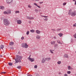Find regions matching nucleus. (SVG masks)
<instances>
[{"label":"nucleus","mask_w":76,"mask_h":76,"mask_svg":"<svg viewBox=\"0 0 76 76\" xmlns=\"http://www.w3.org/2000/svg\"><path fill=\"white\" fill-rule=\"evenodd\" d=\"M21 59H22V56L17 55L16 56V58L15 59V64H16V63H18V62L22 63Z\"/></svg>","instance_id":"1"},{"label":"nucleus","mask_w":76,"mask_h":76,"mask_svg":"<svg viewBox=\"0 0 76 76\" xmlns=\"http://www.w3.org/2000/svg\"><path fill=\"white\" fill-rule=\"evenodd\" d=\"M68 14L69 15H71L72 16H75L76 15V11L72 12V10H69Z\"/></svg>","instance_id":"2"},{"label":"nucleus","mask_w":76,"mask_h":76,"mask_svg":"<svg viewBox=\"0 0 76 76\" xmlns=\"http://www.w3.org/2000/svg\"><path fill=\"white\" fill-rule=\"evenodd\" d=\"M3 23L5 26H8L10 24V22L7 19H4L3 20Z\"/></svg>","instance_id":"3"},{"label":"nucleus","mask_w":76,"mask_h":76,"mask_svg":"<svg viewBox=\"0 0 76 76\" xmlns=\"http://www.w3.org/2000/svg\"><path fill=\"white\" fill-rule=\"evenodd\" d=\"M21 46L22 47L25 48H28V45L26 43H22L21 44Z\"/></svg>","instance_id":"4"},{"label":"nucleus","mask_w":76,"mask_h":76,"mask_svg":"<svg viewBox=\"0 0 76 76\" xmlns=\"http://www.w3.org/2000/svg\"><path fill=\"white\" fill-rule=\"evenodd\" d=\"M46 61V59L45 58H43L42 59V63H45V61Z\"/></svg>","instance_id":"5"},{"label":"nucleus","mask_w":76,"mask_h":76,"mask_svg":"<svg viewBox=\"0 0 76 76\" xmlns=\"http://www.w3.org/2000/svg\"><path fill=\"white\" fill-rule=\"evenodd\" d=\"M28 60L29 61H30L31 62H33V61H35V59L34 58H29Z\"/></svg>","instance_id":"6"},{"label":"nucleus","mask_w":76,"mask_h":76,"mask_svg":"<svg viewBox=\"0 0 76 76\" xmlns=\"http://www.w3.org/2000/svg\"><path fill=\"white\" fill-rule=\"evenodd\" d=\"M17 22L18 24H21L22 21L21 20H17Z\"/></svg>","instance_id":"7"},{"label":"nucleus","mask_w":76,"mask_h":76,"mask_svg":"<svg viewBox=\"0 0 76 76\" xmlns=\"http://www.w3.org/2000/svg\"><path fill=\"white\" fill-rule=\"evenodd\" d=\"M26 18L27 19H29L30 20H31V19H34V18L33 17H30L29 16H27L26 17Z\"/></svg>","instance_id":"8"},{"label":"nucleus","mask_w":76,"mask_h":76,"mask_svg":"<svg viewBox=\"0 0 76 76\" xmlns=\"http://www.w3.org/2000/svg\"><path fill=\"white\" fill-rule=\"evenodd\" d=\"M12 0H7L6 2L8 4H10V3H12Z\"/></svg>","instance_id":"9"},{"label":"nucleus","mask_w":76,"mask_h":76,"mask_svg":"<svg viewBox=\"0 0 76 76\" xmlns=\"http://www.w3.org/2000/svg\"><path fill=\"white\" fill-rule=\"evenodd\" d=\"M14 44V42H10L9 43V45L11 46L13 45Z\"/></svg>","instance_id":"10"},{"label":"nucleus","mask_w":76,"mask_h":76,"mask_svg":"<svg viewBox=\"0 0 76 76\" xmlns=\"http://www.w3.org/2000/svg\"><path fill=\"white\" fill-rule=\"evenodd\" d=\"M36 32L37 34H40V32H41V31L38 30H36Z\"/></svg>","instance_id":"11"},{"label":"nucleus","mask_w":76,"mask_h":76,"mask_svg":"<svg viewBox=\"0 0 76 76\" xmlns=\"http://www.w3.org/2000/svg\"><path fill=\"white\" fill-rule=\"evenodd\" d=\"M64 58H68L69 56H68V55H67V54H65V55H64Z\"/></svg>","instance_id":"12"},{"label":"nucleus","mask_w":76,"mask_h":76,"mask_svg":"<svg viewBox=\"0 0 76 76\" xmlns=\"http://www.w3.org/2000/svg\"><path fill=\"white\" fill-rule=\"evenodd\" d=\"M4 46L3 45H1L0 46V48H1V49H3V48H4Z\"/></svg>","instance_id":"13"},{"label":"nucleus","mask_w":76,"mask_h":76,"mask_svg":"<svg viewBox=\"0 0 76 76\" xmlns=\"http://www.w3.org/2000/svg\"><path fill=\"white\" fill-rule=\"evenodd\" d=\"M45 58L46 59V60H47L48 61H49L51 60V58Z\"/></svg>","instance_id":"14"},{"label":"nucleus","mask_w":76,"mask_h":76,"mask_svg":"<svg viewBox=\"0 0 76 76\" xmlns=\"http://www.w3.org/2000/svg\"><path fill=\"white\" fill-rule=\"evenodd\" d=\"M0 9H2V10H3L4 9V7L3 6H0Z\"/></svg>","instance_id":"15"},{"label":"nucleus","mask_w":76,"mask_h":76,"mask_svg":"<svg viewBox=\"0 0 76 76\" xmlns=\"http://www.w3.org/2000/svg\"><path fill=\"white\" fill-rule=\"evenodd\" d=\"M55 42H55V41H53V42H51V44L52 45H54V44H55Z\"/></svg>","instance_id":"16"},{"label":"nucleus","mask_w":76,"mask_h":76,"mask_svg":"<svg viewBox=\"0 0 76 76\" xmlns=\"http://www.w3.org/2000/svg\"><path fill=\"white\" fill-rule=\"evenodd\" d=\"M57 42H58V44H62V43L61 42H60V40H58L57 41Z\"/></svg>","instance_id":"17"},{"label":"nucleus","mask_w":76,"mask_h":76,"mask_svg":"<svg viewBox=\"0 0 76 76\" xmlns=\"http://www.w3.org/2000/svg\"><path fill=\"white\" fill-rule=\"evenodd\" d=\"M36 38H37V39H40V38H41V37H40V36L37 35L36 37Z\"/></svg>","instance_id":"18"},{"label":"nucleus","mask_w":76,"mask_h":76,"mask_svg":"<svg viewBox=\"0 0 76 76\" xmlns=\"http://www.w3.org/2000/svg\"><path fill=\"white\" fill-rule=\"evenodd\" d=\"M8 64L9 66H12L13 65V63L10 62L8 63Z\"/></svg>","instance_id":"19"},{"label":"nucleus","mask_w":76,"mask_h":76,"mask_svg":"<svg viewBox=\"0 0 76 76\" xmlns=\"http://www.w3.org/2000/svg\"><path fill=\"white\" fill-rule=\"evenodd\" d=\"M30 31L31 32H32V33H34V32H35V30H30Z\"/></svg>","instance_id":"20"},{"label":"nucleus","mask_w":76,"mask_h":76,"mask_svg":"<svg viewBox=\"0 0 76 76\" xmlns=\"http://www.w3.org/2000/svg\"><path fill=\"white\" fill-rule=\"evenodd\" d=\"M58 35L60 37H62V36H63V34L61 33H59Z\"/></svg>","instance_id":"21"},{"label":"nucleus","mask_w":76,"mask_h":76,"mask_svg":"<svg viewBox=\"0 0 76 76\" xmlns=\"http://www.w3.org/2000/svg\"><path fill=\"white\" fill-rule=\"evenodd\" d=\"M61 61H59L57 62V63L58 64H61Z\"/></svg>","instance_id":"22"},{"label":"nucleus","mask_w":76,"mask_h":76,"mask_svg":"<svg viewBox=\"0 0 76 76\" xmlns=\"http://www.w3.org/2000/svg\"><path fill=\"white\" fill-rule=\"evenodd\" d=\"M4 14H5V15H6V14H8V12H7L6 11H4Z\"/></svg>","instance_id":"23"},{"label":"nucleus","mask_w":76,"mask_h":76,"mask_svg":"<svg viewBox=\"0 0 76 76\" xmlns=\"http://www.w3.org/2000/svg\"><path fill=\"white\" fill-rule=\"evenodd\" d=\"M71 66H68V70H70V69H71Z\"/></svg>","instance_id":"24"},{"label":"nucleus","mask_w":76,"mask_h":76,"mask_svg":"<svg viewBox=\"0 0 76 76\" xmlns=\"http://www.w3.org/2000/svg\"><path fill=\"white\" fill-rule=\"evenodd\" d=\"M15 13H19V11H16L15 12Z\"/></svg>","instance_id":"25"},{"label":"nucleus","mask_w":76,"mask_h":76,"mask_svg":"<svg viewBox=\"0 0 76 76\" xmlns=\"http://www.w3.org/2000/svg\"><path fill=\"white\" fill-rule=\"evenodd\" d=\"M17 68H18V69H21V66H18L17 67Z\"/></svg>","instance_id":"26"},{"label":"nucleus","mask_w":76,"mask_h":76,"mask_svg":"<svg viewBox=\"0 0 76 76\" xmlns=\"http://www.w3.org/2000/svg\"><path fill=\"white\" fill-rule=\"evenodd\" d=\"M67 74H70L71 73V72L70 71H68L67 72Z\"/></svg>","instance_id":"27"},{"label":"nucleus","mask_w":76,"mask_h":76,"mask_svg":"<svg viewBox=\"0 0 76 76\" xmlns=\"http://www.w3.org/2000/svg\"><path fill=\"white\" fill-rule=\"evenodd\" d=\"M8 13H10H10H11V11H10V10H8Z\"/></svg>","instance_id":"28"},{"label":"nucleus","mask_w":76,"mask_h":76,"mask_svg":"<svg viewBox=\"0 0 76 76\" xmlns=\"http://www.w3.org/2000/svg\"><path fill=\"white\" fill-rule=\"evenodd\" d=\"M29 34V31H28L26 32V35H28Z\"/></svg>","instance_id":"29"},{"label":"nucleus","mask_w":76,"mask_h":76,"mask_svg":"<svg viewBox=\"0 0 76 76\" xmlns=\"http://www.w3.org/2000/svg\"><path fill=\"white\" fill-rule=\"evenodd\" d=\"M44 20L45 21H47L48 20V18H46L44 19Z\"/></svg>","instance_id":"30"},{"label":"nucleus","mask_w":76,"mask_h":76,"mask_svg":"<svg viewBox=\"0 0 76 76\" xmlns=\"http://www.w3.org/2000/svg\"><path fill=\"white\" fill-rule=\"evenodd\" d=\"M37 67H38V66L37 65H35L34 66V68H35V69H37Z\"/></svg>","instance_id":"31"},{"label":"nucleus","mask_w":76,"mask_h":76,"mask_svg":"<svg viewBox=\"0 0 76 76\" xmlns=\"http://www.w3.org/2000/svg\"><path fill=\"white\" fill-rule=\"evenodd\" d=\"M3 73H4V74H5V73H6V72H1V74H3Z\"/></svg>","instance_id":"32"},{"label":"nucleus","mask_w":76,"mask_h":76,"mask_svg":"<svg viewBox=\"0 0 76 76\" xmlns=\"http://www.w3.org/2000/svg\"><path fill=\"white\" fill-rule=\"evenodd\" d=\"M34 11L36 12V13H38L37 12H38V10H37V9H35Z\"/></svg>","instance_id":"33"},{"label":"nucleus","mask_w":76,"mask_h":76,"mask_svg":"<svg viewBox=\"0 0 76 76\" xmlns=\"http://www.w3.org/2000/svg\"><path fill=\"white\" fill-rule=\"evenodd\" d=\"M73 26L74 27L76 26V23L73 25Z\"/></svg>","instance_id":"34"},{"label":"nucleus","mask_w":76,"mask_h":76,"mask_svg":"<svg viewBox=\"0 0 76 76\" xmlns=\"http://www.w3.org/2000/svg\"><path fill=\"white\" fill-rule=\"evenodd\" d=\"M73 36L75 37V38H76V34H74Z\"/></svg>","instance_id":"35"},{"label":"nucleus","mask_w":76,"mask_h":76,"mask_svg":"<svg viewBox=\"0 0 76 76\" xmlns=\"http://www.w3.org/2000/svg\"><path fill=\"white\" fill-rule=\"evenodd\" d=\"M43 17H44V18H48V16H43Z\"/></svg>","instance_id":"36"},{"label":"nucleus","mask_w":76,"mask_h":76,"mask_svg":"<svg viewBox=\"0 0 76 76\" xmlns=\"http://www.w3.org/2000/svg\"><path fill=\"white\" fill-rule=\"evenodd\" d=\"M43 2H39V4H41L42 3H43Z\"/></svg>","instance_id":"37"},{"label":"nucleus","mask_w":76,"mask_h":76,"mask_svg":"<svg viewBox=\"0 0 76 76\" xmlns=\"http://www.w3.org/2000/svg\"><path fill=\"white\" fill-rule=\"evenodd\" d=\"M50 52H51V53H52V54H53L54 53V52H53L52 51H51V50H50Z\"/></svg>","instance_id":"38"},{"label":"nucleus","mask_w":76,"mask_h":76,"mask_svg":"<svg viewBox=\"0 0 76 76\" xmlns=\"http://www.w3.org/2000/svg\"><path fill=\"white\" fill-rule=\"evenodd\" d=\"M66 4V3H64L63 4V6H65Z\"/></svg>","instance_id":"39"},{"label":"nucleus","mask_w":76,"mask_h":76,"mask_svg":"<svg viewBox=\"0 0 76 76\" xmlns=\"http://www.w3.org/2000/svg\"><path fill=\"white\" fill-rule=\"evenodd\" d=\"M21 39H22V40L24 39V37H22L21 38Z\"/></svg>","instance_id":"40"},{"label":"nucleus","mask_w":76,"mask_h":76,"mask_svg":"<svg viewBox=\"0 0 76 76\" xmlns=\"http://www.w3.org/2000/svg\"><path fill=\"white\" fill-rule=\"evenodd\" d=\"M61 28L60 29H57V31H60V30H61Z\"/></svg>","instance_id":"41"},{"label":"nucleus","mask_w":76,"mask_h":76,"mask_svg":"<svg viewBox=\"0 0 76 76\" xmlns=\"http://www.w3.org/2000/svg\"><path fill=\"white\" fill-rule=\"evenodd\" d=\"M35 75H36V76H39V75H38V73H36Z\"/></svg>","instance_id":"42"},{"label":"nucleus","mask_w":76,"mask_h":76,"mask_svg":"<svg viewBox=\"0 0 76 76\" xmlns=\"http://www.w3.org/2000/svg\"><path fill=\"white\" fill-rule=\"evenodd\" d=\"M34 5H35V6H37V4H36V3H34Z\"/></svg>","instance_id":"43"},{"label":"nucleus","mask_w":76,"mask_h":76,"mask_svg":"<svg viewBox=\"0 0 76 76\" xmlns=\"http://www.w3.org/2000/svg\"><path fill=\"white\" fill-rule=\"evenodd\" d=\"M27 75H28V73L27 74ZM28 76H32V75H27Z\"/></svg>","instance_id":"44"},{"label":"nucleus","mask_w":76,"mask_h":76,"mask_svg":"<svg viewBox=\"0 0 76 76\" xmlns=\"http://www.w3.org/2000/svg\"><path fill=\"white\" fill-rule=\"evenodd\" d=\"M64 76H68V75H67V74H64Z\"/></svg>","instance_id":"45"},{"label":"nucleus","mask_w":76,"mask_h":76,"mask_svg":"<svg viewBox=\"0 0 76 76\" xmlns=\"http://www.w3.org/2000/svg\"><path fill=\"white\" fill-rule=\"evenodd\" d=\"M28 7H29V8H31V6H30V5H28Z\"/></svg>","instance_id":"46"},{"label":"nucleus","mask_w":76,"mask_h":76,"mask_svg":"<svg viewBox=\"0 0 76 76\" xmlns=\"http://www.w3.org/2000/svg\"><path fill=\"white\" fill-rule=\"evenodd\" d=\"M37 7H38L39 8H41V7H40V6H38V5H37Z\"/></svg>","instance_id":"47"},{"label":"nucleus","mask_w":76,"mask_h":76,"mask_svg":"<svg viewBox=\"0 0 76 76\" xmlns=\"http://www.w3.org/2000/svg\"><path fill=\"white\" fill-rule=\"evenodd\" d=\"M18 54H20V51H18Z\"/></svg>","instance_id":"48"},{"label":"nucleus","mask_w":76,"mask_h":76,"mask_svg":"<svg viewBox=\"0 0 76 76\" xmlns=\"http://www.w3.org/2000/svg\"><path fill=\"white\" fill-rule=\"evenodd\" d=\"M28 23H31V21H29Z\"/></svg>","instance_id":"49"},{"label":"nucleus","mask_w":76,"mask_h":76,"mask_svg":"<svg viewBox=\"0 0 76 76\" xmlns=\"http://www.w3.org/2000/svg\"><path fill=\"white\" fill-rule=\"evenodd\" d=\"M0 57H2V56L1 55H0Z\"/></svg>","instance_id":"50"},{"label":"nucleus","mask_w":76,"mask_h":76,"mask_svg":"<svg viewBox=\"0 0 76 76\" xmlns=\"http://www.w3.org/2000/svg\"><path fill=\"white\" fill-rule=\"evenodd\" d=\"M58 74L59 75H61V72H59Z\"/></svg>","instance_id":"51"},{"label":"nucleus","mask_w":76,"mask_h":76,"mask_svg":"<svg viewBox=\"0 0 76 76\" xmlns=\"http://www.w3.org/2000/svg\"><path fill=\"white\" fill-rule=\"evenodd\" d=\"M35 1H38L39 0H35Z\"/></svg>","instance_id":"52"},{"label":"nucleus","mask_w":76,"mask_h":76,"mask_svg":"<svg viewBox=\"0 0 76 76\" xmlns=\"http://www.w3.org/2000/svg\"><path fill=\"white\" fill-rule=\"evenodd\" d=\"M75 5H76V1H75Z\"/></svg>","instance_id":"53"},{"label":"nucleus","mask_w":76,"mask_h":76,"mask_svg":"<svg viewBox=\"0 0 76 76\" xmlns=\"http://www.w3.org/2000/svg\"><path fill=\"white\" fill-rule=\"evenodd\" d=\"M52 31H56V30H55V29H52Z\"/></svg>","instance_id":"54"},{"label":"nucleus","mask_w":76,"mask_h":76,"mask_svg":"<svg viewBox=\"0 0 76 76\" xmlns=\"http://www.w3.org/2000/svg\"><path fill=\"white\" fill-rule=\"evenodd\" d=\"M30 57H31V55H30L29 56V57L28 58V59H29V58H31Z\"/></svg>","instance_id":"55"},{"label":"nucleus","mask_w":76,"mask_h":76,"mask_svg":"<svg viewBox=\"0 0 76 76\" xmlns=\"http://www.w3.org/2000/svg\"><path fill=\"white\" fill-rule=\"evenodd\" d=\"M54 39H56V37H54Z\"/></svg>","instance_id":"56"},{"label":"nucleus","mask_w":76,"mask_h":76,"mask_svg":"<svg viewBox=\"0 0 76 76\" xmlns=\"http://www.w3.org/2000/svg\"><path fill=\"white\" fill-rule=\"evenodd\" d=\"M73 41H71V43H72V42H73Z\"/></svg>","instance_id":"57"},{"label":"nucleus","mask_w":76,"mask_h":76,"mask_svg":"<svg viewBox=\"0 0 76 76\" xmlns=\"http://www.w3.org/2000/svg\"><path fill=\"white\" fill-rule=\"evenodd\" d=\"M73 1H75V0H73Z\"/></svg>","instance_id":"58"}]
</instances>
